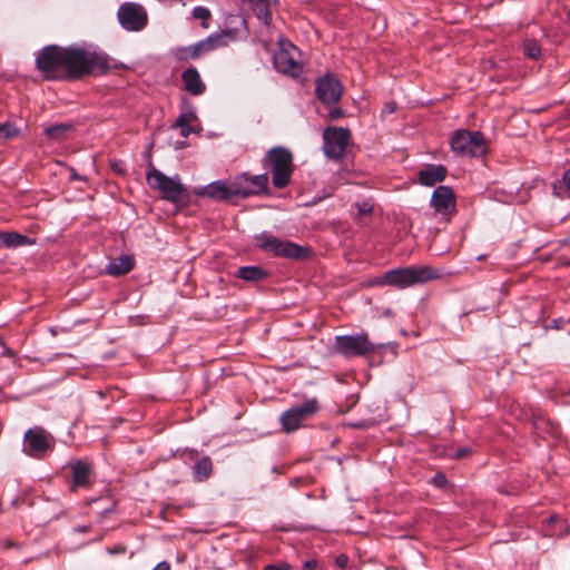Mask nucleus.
Wrapping results in <instances>:
<instances>
[{"label": "nucleus", "instance_id": "nucleus-1", "mask_svg": "<svg viewBox=\"0 0 570 570\" xmlns=\"http://www.w3.org/2000/svg\"><path fill=\"white\" fill-rule=\"evenodd\" d=\"M36 68L48 80H76L102 76L111 69L110 58L91 46H45L36 56Z\"/></svg>", "mask_w": 570, "mask_h": 570}, {"label": "nucleus", "instance_id": "nucleus-2", "mask_svg": "<svg viewBox=\"0 0 570 570\" xmlns=\"http://www.w3.org/2000/svg\"><path fill=\"white\" fill-rule=\"evenodd\" d=\"M438 269L429 266L394 268L383 273L380 276L372 277L358 283L361 287H375L391 285L399 288H405L416 284H424L429 281L440 277Z\"/></svg>", "mask_w": 570, "mask_h": 570}, {"label": "nucleus", "instance_id": "nucleus-3", "mask_svg": "<svg viewBox=\"0 0 570 570\" xmlns=\"http://www.w3.org/2000/svg\"><path fill=\"white\" fill-rule=\"evenodd\" d=\"M254 242L261 250L275 257L305 261L312 255L311 247L301 246L292 240L281 239L267 230L255 235Z\"/></svg>", "mask_w": 570, "mask_h": 570}, {"label": "nucleus", "instance_id": "nucleus-4", "mask_svg": "<svg viewBox=\"0 0 570 570\" xmlns=\"http://www.w3.org/2000/svg\"><path fill=\"white\" fill-rule=\"evenodd\" d=\"M265 169L272 171V184L278 189L287 187L294 171V158L292 151L283 146L268 149L262 159Z\"/></svg>", "mask_w": 570, "mask_h": 570}, {"label": "nucleus", "instance_id": "nucleus-5", "mask_svg": "<svg viewBox=\"0 0 570 570\" xmlns=\"http://www.w3.org/2000/svg\"><path fill=\"white\" fill-rule=\"evenodd\" d=\"M399 343L374 344L367 338V334L358 333V356H363L368 367L380 366L384 362H392L399 353Z\"/></svg>", "mask_w": 570, "mask_h": 570}, {"label": "nucleus", "instance_id": "nucleus-6", "mask_svg": "<svg viewBox=\"0 0 570 570\" xmlns=\"http://www.w3.org/2000/svg\"><path fill=\"white\" fill-rule=\"evenodd\" d=\"M450 147L455 155L469 157H481L488 150L484 135L468 129H456L450 139Z\"/></svg>", "mask_w": 570, "mask_h": 570}, {"label": "nucleus", "instance_id": "nucleus-7", "mask_svg": "<svg viewBox=\"0 0 570 570\" xmlns=\"http://www.w3.org/2000/svg\"><path fill=\"white\" fill-rule=\"evenodd\" d=\"M146 180L150 188L161 193L163 199L171 203L181 202L187 194L178 175L168 177L154 166H150L147 170Z\"/></svg>", "mask_w": 570, "mask_h": 570}, {"label": "nucleus", "instance_id": "nucleus-8", "mask_svg": "<svg viewBox=\"0 0 570 570\" xmlns=\"http://www.w3.org/2000/svg\"><path fill=\"white\" fill-rule=\"evenodd\" d=\"M318 402L312 399L284 411L279 416L282 431L285 433L297 431L303 426L304 421L312 417L318 411Z\"/></svg>", "mask_w": 570, "mask_h": 570}, {"label": "nucleus", "instance_id": "nucleus-9", "mask_svg": "<svg viewBox=\"0 0 570 570\" xmlns=\"http://www.w3.org/2000/svg\"><path fill=\"white\" fill-rule=\"evenodd\" d=\"M235 197L248 198L249 196L261 195L268 193V176L267 174L249 175L242 173L230 180Z\"/></svg>", "mask_w": 570, "mask_h": 570}, {"label": "nucleus", "instance_id": "nucleus-10", "mask_svg": "<svg viewBox=\"0 0 570 570\" xmlns=\"http://www.w3.org/2000/svg\"><path fill=\"white\" fill-rule=\"evenodd\" d=\"M117 17L119 24L127 31H141L148 23L147 10L139 2H122Z\"/></svg>", "mask_w": 570, "mask_h": 570}, {"label": "nucleus", "instance_id": "nucleus-11", "mask_svg": "<svg viewBox=\"0 0 570 570\" xmlns=\"http://www.w3.org/2000/svg\"><path fill=\"white\" fill-rule=\"evenodd\" d=\"M227 37V33H213L194 45L177 48L175 56L179 60L197 59L202 55L225 46Z\"/></svg>", "mask_w": 570, "mask_h": 570}, {"label": "nucleus", "instance_id": "nucleus-12", "mask_svg": "<svg viewBox=\"0 0 570 570\" xmlns=\"http://www.w3.org/2000/svg\"><path fill=\"white\" fill-rule=\"evenodd\" d=\"M294 51H296V48L289 41L279 39L278 49L273 57V63L277 71L292 77H298L301 75L302 66L295 59L293 55Z\"/></svg>", "mask_w": 570, "mask_h": 570}, {"label": "nucleus", "instance_id": "nucleus-13", "mask_svg": "<svg viewBox=\"0 0 570 570\" xmlns=\"http://www.w3.org/2000/svg\"><path fill=\"white\" fill-rule=\"evenodd\" d=\"M351 132L342 127H327L323 131V151L327 158L338 159L342 157Z\"/></svg>", "mask_w": 570, "mask_h": 570}, {"label": "nucleus", "instance_id": "nucleus-14", "mask_svg": "<svg viewBox=\"0 0 570 570\" xmlns=\"http://www.w3.org/2000/svg\"><path fill=\"white\" fill-rule=\"evenodd\" d=\"M315 94L320 101L324 105H335L342 96V85L333 75L325 73L316 79Z\"/></svg>", "mask_w": 570, "mask_h": 570}, {"label": "nucleus", "instance_id": "nucleus-15", "mask_svg": "<svg viewBox=\"0 0 570 570\" xmlns=\"http://www.w3.org/2000/svg\"><path fill=\"white\" fill-rule=\"evenodd\" d=\"M24 452L40 459L52 449L51 436L43 429H29L24 433Z\"/></svg>", "mask_w": 570, "mask_h": 570}, {"label": "nucleus", "instance_id": "nucleus-16", "mask_svg": "<svg viewBox=\"0 0 570 570\" xmlns=\"http://www.w3.org/2000/svg\"><path fill=\"white\" fill-rule=\"evenodd\" d=\"M430 206L434 208L435 213L448 216L455 210L456 198L454 190L450 186H438L431 196Z\"/></svg>", "mask_w": 570, "mask_h": 570}, {"label": "nucleus", "instance_id": "nucleus-17", "mask_svg": "<svg viewBox=\"0 0 570 570\" xmlns=\"http://www.w3.org/2000/svg\"><path fill=\"white\" fill-rule=\"evenodd\" d=\"M233 189L232 181L215 180L196 190V194L214 200L228 202L235 197L234 193H232Z\"/></svg>", "mask_w": 570, "mask_h": 570}, {"label": "nucleus", "instance_id": "nucleus-18", "mask_svg": "<svg viewBox=\"0 0 570 570\" xmlns=\"http://www.w3.org/2000/svg\"><path fill=\"white\" fill-rule=\"evenodd\" d=\"M381 222V210L372 198L358 203V229L373 228Z\"/></svg>", "mask_w": 570, "mask_h": 570}, {"label": "nucleus", "instance_id": "nucleus-19", "mask_svg": "<svg viewBox=\"0 0 570 570\" xmlns=\"http://www.w3.org/2000/svg\"><path fill=\"white\" fill-rule=\"evenodd\" d=\"M72 471L71 491L78 488H89L91 485L92 465L82 460L70 463Z\"/></svg>", "mask_w": 570, "mask_h": 570}, {"label": "nucleus", "instance_id": "nucleus-20", "mask_svg": "<svg viewBox=\"0 0 570 570\" xmlns=\"http://www.w3.org/2000/svg\"><path fill=\"white\" fill-rule=\"evenodd\" d=\"M448 175V168L444 165L428 164L417 171V181L426 187H432L442 183Z\"/></svg>", "mask_w": 570, "mask_h": 570}, {"label": "nucleus", "instance_id": "nucleus-21", "mask_svg": "<svg viewBox=\"0 0 570 570\" xmlns=\"http://www.w3.org/2000/svg\"><path fill=\"white\" fill-rule=\"evenodd\" d=\"M181 81L185 90L193 96H200L206 90V85L195 67H188L181 72Z\"/></svg>", "mask_w": 570, "mask_h": 570}, {"label": "nucleus", "instance_id": "nucleus-22", "mask_svg": "<svg viewBox=\"0 0 570 570\" xmlns=\"http://www.w3.org/2000/svg\"><path fill=\"white\" fill-rule=\"evenodd\" d=\"M134 259L129 255H120L109 262L106 266V273L111 276H121L129 273L134 268Z\"/></svg>", "mask_w": 570, "mask_h": 570}, {"label": "nucleus", "instance_id": "nucleus-23", "mask_svg": "<svg viewBox=\"0 0 570 570\" xmlns=\"http://www.w3.org/2000/svg\"><path fill=\"white\" fill-rule=\"evenodd\" d=\"M30 244L32 242L26 235L17 232H0V247L18 248Z\"/></svg>", "mask_w": 570, "mask_h": 570}, {"label": "nucleus", "instance_id": "nucleus-24", "mask_svg": "<svg viewBox=\"0 0 570 570\" xmlns=\"http://www.w3.org/2000/svg\"><path fill=\"white\" fill-rule=\"evenodd\" d=\"M213 472V462L209 456L197 459L193 465V478L196 482L206 481Z\"/></svg>", "mask_w": 570, "mask_h": 570}, {"label": "nucleus", "instance_id": "nucleus-25", "mask_svg": "<svg viewBox=\"0 0 570 570\" xmlns=\"http://www.w3.org/2000/svg\"><path fill=\"white\" fill-rule=\"evenodd\" d=\"M267 272L259 266H243L236 272V277L246 282H259L267 277Z\"/></svg>", "mask_w": 570, "mask_h": 570}, {"label": "nucleus", "instance_id": "nucleus-26", "mask_svg": "<svg viewBox=\"0 0 570 570\" xmlns=\"http://www.w3.org/2000/svg\"><path fill=\"white\" fill-rule=\"evenodd\" d=\"M336 350L345 356L356 355V335L336 336Z\"/></svg>", "mask_w": 570, "mask_h": 570}, {"label": "nucleus", "instance_id": "nucleus-27", "mask_svg": "<svg viewBox=\"0 0 570 570\" xmlns=\"http://www.w3.org/2000/svg\"><path fill=\"white\" fill-rule=\"evenodd\" d=\"M20 134V128H18L13 122L4 121L0 124V141H8L18 137Z\"/></svg>", "mask_w": 570, "mask_h": 570}, {"label": "nucleus", "instance_id": "nucleus-28", "mask_svg": "<svg viewBox=\"0 0 570 570\" xmlns=\"http://www.w3.org/2000/svg\"><path fill=\"white\" fill-rule=\"evenodd\" d=\"M254 11L257 18L265 24L268 26L272 21V11L269 2H254Z\"/></svg>", "mask_w": 570, "mask_h": 570}, {"label": "nucleus", "instance_id": "nucleus-29", "mask_svg": "<svg viewBox=\"0 0 570 570\" xmlns=\"http://www.w3.org/2000/svg\"><path fill=\"white\" fill-rule=\"evenodd\" d=\"M71 129V125L56 124L45 129V135L53 140H59L63 135Z\"/></svg>", "mask_w": 570, "mask_h": 570}, {"label": "nucleus", "instance_id": "nucleus-30", "mask_svg": "<svg viewBox=\"0 0 570 570\" xmlns=\"http://www.w3.org/2000/svg\"><path fill=\"white\" fill-rule=\"evenodd\" d=\"M523 55L531 59H537L541 55V48L535 40H525L522 45Z\"/></svg>", "mask_w": 570, "mask_h": 570}, {"label": "nucleus", "instance_id": "nucleus-31", "mask_svg": "<svg viewBox=\"0 0 570 570\" xmlns=\"http://www.w3.org/2000/svg\"><path fill=\"white\" fill-rule=\"evenodd\" d=\"M174 128L180 129V136L184 138H187L193 131L194 128L190 126V122H188L185 119V116H178L175 124L173 125Z\"/></svg>", "mask_w": 570, "mask_h": 570}, {"label": "nucleus", "instance_id": "nucleus-32", "mask_svg": "<svg viewBox=\"0 0 570 570\" xmlns=\"http://www.w3.org/2000/svg\"><path fill=\"white\" fill-rule=\"evenodd\" d=\"M210 16V12L207 8L205 7H196L194 10H193V17L195 19H202L203 22H202V26L203 27H207V23L205 22Z\"/></svg>", "mask_w": 570, "mask_h": 570}, {"label": "nucleus", "instance_id": "nucleus-33", "mask_svg": "<svg viewBox=\"0 0 570 570\" xmlns=\"http://www.w3.org/2000/svg\"><path fill=\"white\" fill-rule=\"evenodd\" d=\"M430 483L438 489H443L448 484V479L444 473L438 472L431 478Z\"/></svg>", "mask_w": 570, "mask_h": 570}, {"label": "nucleus", "instance_id": "nucleus-34", "mask_svg": "<svg viewBox=\"0 0 570 570\" xmlns=\"http://www.w3.org/2000/svg\"><path fill=\"white\" fill-rule=\"evenodd\" d=\"M569 321L570 320H564L563 317L553 318L551 320L550 324L547 325V327L553 330H561Z\"/></svg>", "mask_w": 570, "mask_h": 570}, {"label": "nucleus", "instance_id": "nucleus-35", "mask_svg": "<svg viewBox=\"0 0 570 570\" xmlns=\"http://www.w3.org/2000/svg\"><path fill=\"white\" fill-rule=\"evenodd\" d=\"M179 116H185V119L188 122H193V121L197 120V115H196V111L193 108V106H189L188 109L181 111Z\"/></svg>", "mask_w": 570, "mask_h": 570}, {"label": "nucleus", "instance_id": "nucleus-36", "mask_svg": "<svg viewBox=\"0 0 570 570\" xmlns=\"http://www.w3.org/2000/svg\"><path fill=\"white\" fill-rule=\"evenodd\" d=\"M327 116L331 120H337L343 116V110L340 107L334 106L328 110Z\"/></svg>", "mask_w": 570, "mask_h": 570}, {"label": "nucleus", "instance_id": "nucleus-37", "mask_svg": "<svg viewBox=\"0 0 570 570\" xmlns=\"http://www.w3.org/2000/svg\"><path fill=\"white\" fill-rule=\"evenodd\" d=\"M335 564L340 568V569H345L348 564V557L345 556V554H340L335 558Z\"/></svg>", "mask_w": 570, "mask_h": 570}, {"label": "nucleus", "instance_id": "nucleus-38", "mask_svg": "<svg viewBox=\"0 0 570 570\" xmlns=\"http://www.w3.org/2000/svg\"><path fill=\"white\" fill-rule=\"evenodd\" d=\"M471 452V449L470 448H460L455 451V453L453 454V458L455 459H462V458H465L466 455H469Z\"/></svg>", "mask_w": 570, "mask_h": 570}, {"label": "nucleus", "instance_id": "nucleus-39", "mask_svg": "<svg viewBox=\"0 0 570 570\" xmlns=\"http://www.w3.org/2000/svg\"><path fill=\"white\" fill-rule=\"evenodd\" d=\"M562 180L570 196V168L564 171Z\"/></svg>", "mask_w": 570, "mask_h": 570}, {"label": "nucleus", "instance_id": "nucleus-40", "mask_svg": "<svg viewBox=\"0 0 570 570\" xmlns=\"http://www.w3.org/2000/svg\"><path fill=\"white\" fill-rule=\"evenodd\" d=\"M395 110V104L394 102H386L384 105V108L382 110L383 114H392Z\"/></svg>", "mask_w": 570, "mask_h": 570}, {"label": "nucleus", "instance_id": "nucleus-41", "mask_svg": "<svg viewBox=\"0 0 570 570\" xmlns=\"http://www.w3.org/2000/svg\"><path fill=\"white\" fill-rule=\"evenodd\" d=\"M153 570H170V564L167 561H160Z\"/></svg>", "mask_w": 570, "mask_h": 570}, {"label": "nucleus", "instance_id": "nucleus-42", "mask_svg": "<svg viewBox=\"0 0 570 570\" xmlns=\"http://www.w3.org/2000/svg\"><path fill=\"white\" fill-rule=\"evenodd\" d=\"M125 551H126V548L124 546H116L112 549H109V553H111V554L124 553Z\"/></svg>", "mask_w": 570, "mask_h": 570}, {"label": "nucleus", "instance_id": "nucleus-43", "mask_svg": "<svg viewBox=\"0 0 570 570\" xmlns=\"http://www.w3.org/2000/svg\"><path fill=\"white\" fill-rule=\"evenodd\" d=\"M263 570H289L288 567H281V566H276V564H267L264 567Z\"/></svg>", "mask_w": 570, "mask_h": 570}, {"label": "nucleus", "instance_id": "nucleus-44", "mask_svg": "<svg viewBox=\"0 0 570 570\" xmlns=\"http://www.w3.org/2000/svg\"><path fill=\"white\" fill-rule=\"evenodd\" d=\"M316 561L315 560H307L304 562L303 567L304 569L306 570H312V569H315L316 568Z\"/></svg>", "mask_w": 570, "mask_h": 570}, {"label": "nucleus", "instance_id": "nucleus-45", "mask_svg": "<svg viewBox=\"0 0 570 570\" xmlns=\"http://www.w3.org/2000/svg\"><path fill=\"white\" fill-rule=\"evenodd\" d=\"M186 453L188 454V456H189L190 459L196 458V456H197V454H198L196 450H189V451H186Z\"/></svg>", "mask_w": 570, "mask_h": 570}, {"label": "nucleus", "instance_id": "nucleus-46", "mask_svg": "<svg viewBox=\"0 0 570 570\" xmlns=\"http://www.w3.org/2000/svg\"><path fill=\"white\" fill-rule=\"evenodd\" d=\"M557 520H558V517H557L556 514H553V515H551V517L549 518V521H550V522H556Z\"/></svg>", "mask_w": 570, "mask_h": 570}, {"label": "nucleus", "instance_id": "nucleus-47", "mask_svg": "<svg viewBox=\"0 0 570 570\" xmlns=\"http://www.w3.org/2000/svg\"><path fill=\"white\" fill-rule=\"evenodd\" d=\"M71 177H72L73 179H78V178H79V176H78L75 171L72 173Z\"/></svg>", "mask_w": 570, "mask_h": 570}, {"label": "nucleus", "instance_id": "nucleus-48", "mask_svg": "<svg viewBox=\"0 0 570 570\" xmlns=\"http://www.w3.org/2000/svg\"><path fill=\"white\" fill-rule=\"evenodd\" d=\"M363 117H365V115H363ZM366 117L368 118V120H372V118H373V117L371 116V114H368V112L366 114Z\"/></svg>", "mask_w": 570, "mask_h": 570}]
</instances>
